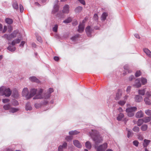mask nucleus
I'll list each match as a JSON object with an SVG mask.
<instances>
[{
	"label": "nucleus",
	"instance_id": "nucleus-1",
	"mask_svg": "<svg viewBox=\"0 0 151 151\" xmlns=\"http://www.w3.org/2000/svg\"><path fill=\"white\" fill-rule=\"evenodd\" d=\"M43 91V89L40 88L38 89L37 94L35 97L33 98V99L34 100L44 99V101L42 102V104H46L49 102L51 96V94L53 91V90L52 88H50L47 92L42 94Z\"/></svg>",
	"mask_w": 151,
	"mask_h": 151
},
{
	"label": "nucleus",
	"instance_id": "nucleus-2",
	"mask_svg": "<svg viewBox=\"0 0 151 151\" xmlns=\"http://www.w3.org/2000/svg\"><path fill=\"white\" fill-rule=\"evenodd\" d=\"M12 93V91L9 88H7L4 86L0 88V95H5L7 97L9 96Z\"/></svg>",
	"mask_w": 151,
	"mask_h": 151
},
{
	"label": "nucleus",
	"instance_id": "nucleus-3",
	"mask_svg": "<svg viewBox=\"0 0 151 151\" xmlns=\"http://www.w3.org/2000/svg\"><path fill=\"white\" fill-rule=\"evenodd\" d=\"M137 110V108L134 106L128 108L126 109V111L128 116L129 117H132L134 115V113Z\"/></svg>",
	"mask_w": 151,
	"mask_h": 151
},
{
	"label": "nucleus",
	"instance_id": "nucleus-4",
	"mask_svg": "<svg viewBox=\"0 0 151 151\" xmlns=\"http://www.w3.org/2000/svg\"><path fill=\"white\" fill-rule=\"evenodd\" d=\"M19 31L18 30H16L13 32L11 35H8L7 34H5L3 37L6 38L8 40H10L12 38L16 37L17 35L19 33Z\"/></svg>",
	"mask_w": 151,
	"mask_h": 151
},
{
	"label": "nucleus",
	"instance_id": "nucleus-5",
	"mask_svg": "<svg viewBox=\"0 0 151 151\" xmlns=\"http://www.w3.org/2000/svg\"><path fill=\"white\" fill-rule=\"evenodd\" d=\"M22 96L26 99H30L29 93L28 89L27 88H23L22 92Z\"/></svg>",
	"mask_w": 151,
	"mask_h": 151
},
{
	"label": "nucleus",
	"instance_id": "nucleus-6",
	"mask_svg": "<svg viewBox=\"0 0 151 151\" xmlns=\"http://www.w3.org/2000/svg\"><path fill=\"white\" fill-rule=\"evenodd\" d=\"M91 137L93 139V140L95 142V145H96V146H97V145L98 143L101 142L102 140V138L100 135H96L94 137L91 134Z\"/></svg>",
	"mask_w": 151,
	"mask_h": 151
},
{
	"label": "nucleus",
	"instance_id": "nucleus-7",
	"mask_svg": "<svg viewBox=\"0 0 151 151\" xmlns=\"http://www.w3.org/2000/svg\"><path fill=\"white\" fill-rule=\"evenodd\" d=\"M95 147L97 151H104L107 147V143H104L99 146L95 145Z\"/></svg>",
	"mask_w": 151,
	"mask_h": 151
},
{
	"label": "nucleus",
	"instance_id": "nucleus-8",
	"mask_svg": "<svg viewBox=\"0 0 151 151\" xmlns=\"http://www.w3.org/2000/svg\"><path fill=\"white\" fill-rule=\"evenodd\" d=\"M39 88L37 89L35 88H33L30 89L29 93L30 99L34 96V97H35L37 95Z\"/></svg>",
	"mask_w": 151,
	"mask_h": 151
},
{
	"label": "nucleus",
	"instance_id": "nucleus-9",
	"mask_svg": "<svg viewBox=\"0 0 151 151\" xmlns=\"http://www.w3.org/2000/svg\"><path fill=\"white\" fill-rule=\"evenodd\" d=\"M70 7L68 4L65 5L63 7L62 12L63 13L68 14L69 12Z\"/></svg>",
	"mask_w": 151,
	"mask_h": 151
},
{
	"label": "nucleus",
	"instance_id": "nucleus-10",
	"mask_svg": "<svg viewBox=\"0 0 151 151\" xmlns=\"http://www.w3.org/2000/svg\"><path fill=\"white\" fill-rule=\"evenodd\" d=\"M133 86L137 88L141 86V84L140 83V80L139 78H137L135 81L134 84H133Z\"/></svg>",
	"mask_w": 151,
	"mask_h": 151
},
{
	"label": "nucleus",
	"instance_id": "nucleus-11",
	"mask_svg": "<svg viewBox=\"0 0 151 151\" xmlns=\"http://www.w3.org/2000/svg\"><path fill=\"white\" fill-rule=\"evenodd\" d=\"M86 31L88 36L91 37V33L92 32V30L90 26H88L86 27Z\"/></svg>",
	"mask_w": 151,
	"mask_h": 151
},
{
	"label": "nucleus",
	"instance_id": "nucleus-12",
	"mask_svg": "<svg viewBox=\"0 0 151 151\" xmlns=\"http://www.w3.org/2000/svg\"><path fill=\"white\" fill-rule=\"evenodd\" d=\"M67 147V143L65 142L63 143L62 145H60L58 147V151H63V149Z\"/></svg>",
	"mask_w": 151,
	"mask_h": 151
},
{
	"label": "nucleus",
	"instance_id": "nucleus-13",
	"mask_svg": "<svg viewBox=\"0 0 151 151\" xmlns=\"http://www.w3.org/2000/svg\"><path fill=\"white\" fill-rule=\"evenodd\" d=\"M84 24L83 23H80L78 26V31L80 33H81L84 30Z\"/></svg>",
	"mask_w": 151,
	"mask_h": 151
},
{
	"label": "nucleus",
	"instance_id": "nucleus-14",
	"mask_svg": "<svg viewBox=\"0 0 151 151\" xmlns=\"http://www.w3.org/2000/svg\"><path fill=\"white\" fill-rule=\"evenodd\" d=\"M136 102H140L142 101V97L138 95H136L134 98Z\"/></svg>",
	"mask_w": 151,
	"mask_h": 151
},
{
	"label": "nucleus",
	"instance_id": "nucleus-15",
	"mask_svg": "<svg viewBox=\"0 0 151 151\" xmlns=\"http://www.w3.org/2000/svg\"><path fill=\"white\" fill-rule=\"evenodd\" d=\"M73 143L75 146L78 148H80L82 147V145L78 140H74L73 141Z\"/></svg>",
	"mask_w": 151,
	"mask_h": 151
},
{
	"label": "nucleus",
	"instance_id": "nucleus-16",
	"mask_svg": "<svg viewBox=\"0 0 151 151\" xmlns=\"http://www.w3.org/2000/svg\"><path fill=\"white\" fill-rule=\"evenodd\" d=\"M21 37H19V38L17 39L13 40L11 43L12 45H14L16 44L19 43L21 41Z\"/></svg>",
	"mask_w": 151,
	"mask_h": 151
},
{
	"label": "nucleus",
	"instance_id": "nucleus-17",
	"mask_svg": "<svg viewBox=\"0 0 151 151\" xmlns=\"http://www.w3.org/2000/svg\"><path fill=\"white\" fill-rule=\"evenodd\" d=\"M59 10V6L55 4L52 11V14H55Z\"/></svg>",
	"mask_w": 151,
	"mask_h": 151
},
{
	"label": "nucleus",
	"instance_id": "nucleus-18",
	"mask_svg": "<svg viewBox=\"0 0 151 151\" xmlns=\"http://www.w3.org/2000/svg\"><path fill=\"white\" fill-rule=\"evenodd\" d=\"M135 116L137 118L142 117L143 116V113L142 111L140 110L136 113Z\"/></svg>",
	"mask_w": 151,
	"mask_h": 151
},
{
	"label": "nucleus",
	"instance_id": "nucleus-19",
	"mask_svg": "<svg viewBox=\"0 0 151 151\" xmlns=\"http://www.w3.org/2000/svg\"><path fill=\"white\" fill-rule=\"evenodd\" d=\"M122 95V92L120 91H119L116 93L115 99L116 100H119L121 97Z\"/></svg>",
	"mask_w": 151,
	"mask_h": 151
},
{
	"label": "nucleus",
	"instance_id": "nucleus-20",
	"mask_svg": "<svg viewBox=\"0 0 151 151\" xmlns=\"http://www.w3.org/2000/svg\"><path fill=\"white\" fill-rule=\"evenodd\" d=\"M144 101L145 104L147 105H150L151 104V100L148 97H146L144 99Z\"/></svg>",
	"mask_w": 151,
	"mask_h": 151
},
{
	"label": "nucleus",
	"instance_id": "nucleus-21",
	"mask_svg": "<svg viewBox=\"0 0 151 151\" xmlns=\"http://www.w3.org/2000/svg\"><path fill=\"white\" fill-rule=\"evenodd\" d=\"M143 50L147 55L151 58V52L147 48H145Z\"/></svg>",
	"mask_w": 151,
	"mask_h": 151
},
{
	"label": "nucleus",
	"instance_id": "nucleus-22",
	"mask_svg": "<svg viewBox=\"0 0 151 151\" xmlns=\"http://www.w3.org/2000/svg\"><path fill=\"white\" fill-rule=\"evenodd\" d=\"M108 15V14L106 12H104L102 14L101 18V19L102 21H105Z\"/></svg>",
	"mask_w": 151,
	"mask_h": 151
},
{
	"label": "nucleus",
	"instance_id": "nucleus-23",
	"mask_svg": "<svg viewBox=\"0 0 151 151\" xmlns=\"http://www.w3.org/2000/svg\"><path fill=\"white\" fill-rule=\"evenodd\" d=\"M11 107V105L9 104H5L3 107V109L4 110H9V111L10 110Z\"/></svg>",
	"mask_w": 151,
	"mask_h": 151
},
{
	"label": "nucleus",
	"instance_id": "nucleus-24",
	"mask_svg": "<svg viewBox=\"0 0 151 151\" xmlns=\"http://www.w3.org/2000/svg\"><path fill=\"white\" fill-rule=\"evenodd\" d=\"M29 79L32 82H35L37 83H39L40 82V81L36 77L34 76L30 77L29 78Z\"/></svg>",
	"mask_w": 151,
	"mask_h": 151
},
{
	"label": "nucleus",
	"instance_id": "nucleus-25",
	"mask_svg": "<svg viewBox=\"0 0 151 151\" xmlns=\"http://www.w3.org/2000/svg\"><path fill=\"white\" fill-rule=\"evenodd\" d=\"M146 89V88L142 89L139 90L138 91L139 94L142 96L144 95L145 93Z\"/></svg>",
	"mask_w": 151,
	"mask_h": 151
},
{
	"label": "nucleus",
	"instance_id": "nucleus-26",
	"mask_svg": "<svg viewBox=\"0 0 151 151\" xmlns=\"http://www.w3.org/2000/svg\"><path fill=\"white\" fill-rule=\"evenodd\" d=\"M5 21L8 24H11L13 23V21L11 19L7 18L5 19Z\"/></svg>",
	"mask_w": 151,
	"mask_h": 151
},
{
	"label": "nucleus",
	"instance_id": "nucleus-27",
	"mask_svg": "<svg viewBox=\"0 0 151 151\" xmlns=\"http://www.w3.org/2000/svg\"><path fill=\"white\" fill-rule=\"evenodd\" d=\"M150 141V140L145 139L144 140V142L143 144V146L144 147H146L149 144Z\"/></svg>",
	"mask_w": 151,
	"mask_h": 151
},
{
	"label": "nucleus",
	"instance_id": "nucleus-28",
	"mask_svg": "<svg viewBox=\"0 0 151 151\" xmlns=\"http://www.w3.org/2000/svg\"><path fill=\"white\" fill-rule=\"evenodd\" d=\"M44 101V100L43 101H42L41 103H36L35 104V108L36 109H38L42 105H45V104H42V102Z\"/></svg>",
	"mask_w": 151,
	"mask_h": 151
},
{
	"label": "nucleus",
	"instance_id": "nucleus-29",
	"mask_svg": "<svg viewBox=\"0 0 151 151\" xmlns=\"http://www.w3.org/2000/svg\"><path fill=\"white\" fill-rule=\"evenodd\" d=\"M124 115L123 114L120 113L118 115L116 118L118 120L120 121L124 118Z\"/></svg>",
	"mask_w": 151,
	"mask_h": 151
},
{
	"label": "nucleus",
	"instance_id": "nucleus-30",
	"mask_svg": "<svg viewBox=\"0 0 151 151\" xmlns=\"http://www.w3.org/2000/svg\"><path fill=\"white\" fill-rule=\"evenodd\" d=\"M7 49L11 52H13L15 50L16 48L14 45H9Z\"/></svg>",
	"mask_w": 151,
	"mask_h": 151
},
{
	"label": "nucleus",
	"instance_id": "nucleus-31",
	"mask_svg": "<svg viewBox=\"0 0 151 151\" xmlns=\"http://www.w3.org/2000/svg\"><path fill=\"white\" fill-rule=\"evenodd\" d=\"M32 108L30 104L29 103H27L26 105V110H31Z\"/></svg>",
	"mask_w": 151,
	"mask_h": 151
},
{
	"label": "nucleus",
	"instance_id": "nucleus-32",
	"mask_svg": "<svg viewBox=\"0 0 151 151\" xmlns=\"http://www.w3.org/2000/svg\"><path fill=\"white\" fill-rule=\"evenodd\" d=\"M83 8L81 6H78L75 9V11L76 13L80 12L82 10Z\"/></svg>",
	"mask_w": 151,
	"mask_h": 151
},
{
	"label": "nucleus",
	"instance_id": "nucleus-33",
	"mask_svg": "<svg viewBox=\"0 0 151 151\" xmlns=\"http://www.w3.org/2000/svg\"><path fill=\"white\" fill-rule=\"evenodd\" d=\"M19 109L18 108H13L11 107L9 112H10L12 113H14L17 111H19Z\"/></svg>",
	"mask_w": 151,
	"mask_h": 151
},
{
	"label": "nucleus",
	"instance_id": "nucleus-34",
	"mask_svg": "<svg viewBox=\"0 0 151 151\" xmlns=\"http://www.w3.org/2000/svg\"><path fill=\"white\" fill-rule=\"evenodd\" d=\"M143 119L144 123H147L151 120V117H147L143 118Z\"/></svg>",
	"mask_w": 151,
	"mask_h": 151
},
{
	"label": "nucleus",
	"instance_id": "nucleus-35",
	"mask_svg": "<svg viewBox=\"0 0 151 151\" xmlns=\"http://www.w3.org/2000/svg\"><path fill=\"white\" fill-rule=\"evenodd\" d=\"M85 146L86 148L90 149L91 147V144L89 142L87 141L85 143Z\"/></svg>",
	"mask_w": 151,
	"mask_h": 151
},
{
	"label": "nucleus",
	"instance_id": "nucleus-36",
	"mask_svg": "<svg viewBox=\"0 0 151 151\" xmlns=\"http://www.w3.org/2000/svg\"><path fill=\"white\" fill-rule=\"evenodd\" d=\"M147 125L144 124L141 127V129L142 131H145L147 130Z\"/></svg>",
	"mask_w": 151,
	"mask_h": 151
},
{
	"label": "nucleus",
	"instance_id": "nucleus-37",
	"mask_svg": "<svg viewBox=\"0 0 151 151\" xmlns=\"http://www.w3.org/2000/svg\"><path fill=\"white\" fill-rule=\"evenodd\" d=\"M144 122L143 119H139L137 122V125L138 126H140L142 125Z\"/></svg>",
	"mask_w": 151,
	"mask_h": 151
},
{
	"label": "nucleus",
	"instance_id": "nucleus-38",
	"mask_svg": "<svg viewBox=\"0 0 151 151\" xmlns=\"http://www.w3.org/2000/svg\"><path fill=\"white\" fill-rule=\"evenodd\" d=\"M79 132H78L76 130L75 131H70L69 132V134L70 135H74L77 134Z\"/></svg>",
	"mask_w": 151,
	"mask_h": 151
},
{
	"label": "nucleus",
	"instance_id": "nucleus-39",
	"mask_svg": "<svg viewBox=\"0 0 151 151\" xmlns=\"http://www.w3.org/2000/svg\"><path fill=\"white\" fill-rule=\"evenodd\" d=\"M12 6L14 9L16 10L18 9V5L16 2H15L13 3L12 4Z\"/></svg>",
	"mask_w": 151,
	"mask_h": 151
},
{
	"label": "nucleus",
	"instance_id": "nucleus-40",
	"mask_svg": "<svg viewBox=\"0 0 151 151\" xmlns=\"http://www.w3.org/2000/svg\"><path fill=\"white\" fill-rule=\"evenodd\" d=\"M145 94L147 97L151 96V89H149L146 92Z\"/></svg>",
	"mask_w": 151,
	"mask_h": 151
},
{
	"label": "nucleus",
	"instance_id": "nucleus-41",
	"mask_svg": "<svg viewBox=\"0 0 151 151\" xmlns=\"http://www.w3.org/2000/svg\"><path fill=\"white\" fill-rule=\"evenodd\" d=\"M141 80L143 85H145L147 83V80L145 78H141Z\"/></svg>",
	"mask_w": 151,
	"mask_h": 151
},
{
	"label": "nucleus",
	"instance_id": "nucleus-42",
	"mask_svg": "<svg viewBox=\"0 0 151 151\" xmlns=\"http://www.w3.org/2000/svg\"><path fill=\"white\" fill-rule=\"evenodd\" d=\"M72 21L71 18L70 17H69L67 19H66L63 21V22L67 24L70 22Z\"/></svg>",
	"mask_w": 151,
	"mask_h": 151
},
{
	"label": "nucleus",
	"instance_id": "nucleus-43",
	"mask_svg": "<svg viewBox=\"0 0 151 151\" xmlns=\"http://www.w3.org/2000/svg\"><path fill=\"white\" fill-rule=\"evenodd\" d=\"M145 113L148 116H151V110L147 109L145 110Z\"/></svg>",
	"mask_w": 151,
	"mask_h": 151
},
{
	"label": "nucleus",
	"instance_id": "nucleus-44",
	"mask_svg": "<svg viewBox=\"0 0 151 151\" xmlns=\"http://www.w3.org/2000/svg\"><path fill=\"white\" fill-rule=\"evenodd\" d=\"M125 101L121 100L118 102V103L121 106H123L125 103Z\"/></svg>",
	"mask_w": 151,
	"mask_h": 151
},
{
	"label": "nucleus",
	"instance_id": "nucleus-45",
	"mask_svg": "<svg viewBox=\"0 0 151 151\" xmlns=\"http://www.w3.org/2000/svg\"><path fill=\"white\" fill-rule=\"evenodd\" d=\"M132 129L134 132H138L139 131V127L136 126L133 128Z\"/></svg>",
	"mask_w": 151,
	"mask_h": 151
},
{
	"label": "nucleus",
	"instance_id": "nucleus-46",
	"mask_svg": "<svg viewBox=\"0 0 151 151\" xmlns=\"http://www.w3.org/2000/svg\"><path fill=\"white\" fill-rule=\"evenodd\" d=\"M58 25L55 24L54 25V27L52 28V30L54 32H57L58 30Z\"/></svg>",
	"mask_w": 151,
	"mask_h": 151
},
{
	"label": "nucleus",
	"instance_id": "nucleus-47",
	"mask_svg": "<svg viewBox=\"0 0 151 151\" xmlns=\"http://www.w3.org/2000/svg\"><path fill=\"white\" fill-rule=\"evenodd\" d=\"M72 139V137L70 136H67L65 138V140L68 141H71Z\"/></svg>",
	"mask_w": 151,
	"mask_h": 151
},
{
	"label": "nucleus",
	"instance_id": "nucleus-48",
	"mask_svg": "<svg viewBox=\"0 0 151 151\" xmlns=\"http://www.w3.org/2000/svg\"><path fill=\"white\" fill-rule=\"evenodd\" d=\"M124 69L128 71V73H131V71L129 70V67L128 65H126L124 66Z\"/></svg>",
	"mask_w": 151,
	"mask_h": 151
},
{
	"label": "nucleus",
	"instance_id": "nucleus-49",
	"mask_svg": "<svg viewBox=\"0 0 151 151\" xmlns=\"http://www.w3.org/2000/svg\"><path fill=\"white\" fill-rule=\"evenodd\" d=\"M79 35H77L74 36H73L71 38L72 41H74L78 37Z\"/></svg>",
	"mask_w": 151,
	"mask_h": 151
},
{
	"label": "nucleus",
	"instance_id": "nucleus-50",
	"mask_svg": "<svg viewBox=\"0 0 151 151\" xmlns=\"http://www.w3.org/2000/svg\"><path fill=\"white\" fill-rule=\"evenodd\" d=\"M141 75V73L140 71H137L135 73V76L136 77H139Z\"/></svg>",
	"mask_w": 151,
	"mask_h": 151
},
{
	"label": "nucleus",
	"instance_id": "nucleus-51",
	"mask_svg": "<svg viewBox=\"0 0 151 151\" xmlns=\"http://www.w3.org/2000/svg\"><path fill=\"white\" fill-rule=\"evenodd\" d=\"M93 18L96 21H97L98 20V16L97 14H94Z\"/></svg>",
	"mask_w": 151,
	"mask_h": 151
},
{
	"label": "nucleus",
	"instance_id": "nucleus-52",
	"mask_svg": "<svg viewBox=\"0 0 151 151\" xmlns=\"http://www.w3.org/2000/svg\"><path fill=\"white\" fill-rule=\"evenodd\" d=\"M10 101L9 99H2V102L4 103L9 102Z\"/></svg>",
	"mask_w": 151,
	"mask_h": 151
},
{
	"label": "nucleus",
	"instance_id": "nucleus-53",
	"mask_svg": "<svg viewBox=\"0 0 151 151\" xmlns=\"http://www.w3.org/2000/svg\"><path fill=\"white\" fill-rule=\"evenodd\" d=\"M128 133H127V137L128 138H129L131 137L132 134V133L131 132L130 130H127Z\"/></svg>",
	"mask_w": 151,
	"mask_h": 151
},
{
	"label": "nucleus",
	"instance_id": "nucleus-54",
	"mask_svg": "<svg viewBox=\"0 0 151 151\" xmlns=\"http://www.w3.org/2000/svg\"><path fill=\"white\" fill-rule=\"evenodd\" d=\"M133 144L136 146L137 147L138 145L139 142L137 141H134L133 142Z\"/></svg>",
	"mask_w": 151,
	"mask_h": 151
},
{
	"label": "nucleus",
	"instance_id": "nucleus-55",
	"mask_svg": "<svg viewBox=\"0 0 151 151\" xmlns=\"http://www.w3.org/2000/svg\"><path fill=\"white\" fill-rule=\"evenodd\" d=\"M37 40L40 42H42V40L40 37L37 36Z\"/></svg>",
	"mask_w": 151,
	"mask_h": 151
},
{
	"label": "nucleus",
	"instance_id": "nucleus-56",
	"mask_svg": "<svg viewBox=\"0 0 151 151\" xmlns=\"http://www.w3.org/2000/svg\"><path fill=\"white\" fill-rule=\"evenodd\" d=\"M19 8L20 11L21 12H22L24 10V9L23 6L21 4L19 5Z\"/></svg>",
	"mask_w": 151,
	"mask_h": 151
},
{
	"label": "nucleus",
	"instance_id": "nucleus-57",
	"mask_svg": "<svg viewBox=\"0 0 151 151\" xmlns=\"http://www.w3.org/2000/svg\"><path fill=\"white\" fill-rule=\"evenodd\" d=\"M131 89V86H128L127 87L126 91L128 93H129Z\"/></svg>",
	"mask_w": 151,
	"mask_h": 151
},
{
	"label": "nucleus",
	"instance_id": "nucleus-58",
	"mask_svg": "<svg viewBox=\"0 0 151 151\" xmlns=\"http://www.w3.org/2000/svg\"><path fill=\"white\" fill-rule=\"evenodd\" d=\"M25 43V42L24 41H22L21 42V44L19 45V46L20 47H23L24 44Z\"/></svg>",
	"mask_w": 151,
	"mask_h": 151
},
{
	"label": "nucleus",
	"instance_id": "nucleus-59",
	"mask_svg": "<svg viewBox=\"0 0 151 151\" xmlns=\"http://www.w3.org/2000/svg\"><path fill=\"white\" fill-rule=\"evenodd\" d=\"M80 3L84 5L85 4V2L84 0H78Z\"/></svg>",
	"mask_w": 151,
	"mask_h": 151
},
{
	"label": "nucleus",
	"instance_id": "nucleus-60",
	"mask_svg": "<svg viewBox=\"0 0 151 151\" xmlns=\"http://www.w3.org/2000/svg\"><path fill=\"white\" fill-rule=\"evenodd\" d=\"M16 94H15V95H14V97L15 98H17L19 96V94L17 91L16 92Z\"/></svg>",
	"mask_w": 151,
	"mask_h": 151
},
{
	"label": "nucleus",
	"instance_id": "nucleus-61",
	"mask_svg": "<svg viewBox=\"0 0 151 151\" xmlns=\"http://www.w3.org/2000/svg\"><path fill=\"white\" fill-rule=\"evenodd\" d=\"M7 26H4V28L3 31V33H5L6 31L7 30Z\"/></svg>",
	"mask_w": 151,
	"mask_h": 151
},
{
	"label": "nucleus",
	"instance_id": "nucleus-62",
	"mask_svg": "<svg viewBox=\"0 0 151 151\" xmlns=\"http://www.w3.org/2000/svg\"><path fill=\"white\" fill-rule=\"evenodd\" d=\"M36 45L35 43H32V46L33 48H35L36 47Z\"/></svg>",
	"mask_w": 151,
	"mask_h": 151
},
{
	"label": "nucleus",
	"instance_id": "nucleus-63",
	"mask_svg": "<svg viewBox=\"0 0 151 151\" xmlns=\"http://www.w3.org/2000/svg\"><path fill=\"white\" fill-rule=\"evenodd\" d=\"M134 78V76H133L132 75L130 76L129 78V80L130 81H131Z\"/></svg>",
	"mask_w": 151,
	"mask_h": 151
},
{
	"label": "nucleus",
	"instance_id": "nucleus-64",
	"mask_svg": "<svg viewBox=\"0 0 151 151\" xmlns=\"http://www.w3.org/2000/svg\"><path fill=\"white\" fill-rule=\"evenodd\" d=\"M134 36L137 38L139 39L140 38L138 34H136L134 35Z\"/></svg>",
	"mask_w": 151,
	"mask_h": 151
}]
</instances>
